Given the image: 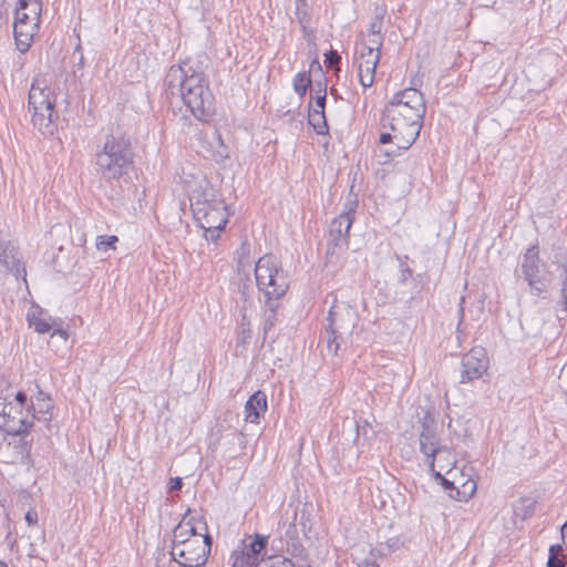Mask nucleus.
I'll use <instances>...</instances> for the list:
<instances>
[{"instance_id": "1", "label": "nucleus", "mask_w": 567, "mask_h": 567, "mask_svg": "<svg viewBox=\"0 0 567 567\" xmlns=\"http://www.w3.org/2000/svg\"><path fill=\"white\" fill-rule=\"evenodd\" d=\"M167 92L179 96L190 113L200 122L213 114L214 97L199 62L186 59L172 65L165 76Z\"/></svg>"}, {"instance_id": "2", "label": "nucleus", "mask_w": 567, "mask_h": 567, "mask_svg": "<svg viewBox=\"0 0 567 567\" xmlns=\"http://www.w3.org/2000/svg\"><path fill=\"white\" fill-rule=\"evenodd\" d=\"M134 156L128 137L123 134H107L95 153V171L106 182L126 179L134 168Z\"/></svg>"}, {"instance_id": "3", "label": "nucleus", "mask_w": 567, "mask_h": 567, "mask_svg": "<svg viewBox=\"0 0 567 567\" xmlns=\"http://www.w3.org/2000/svg\"><path fill=\"white\" fill-rule=\"evenodd\" d=\"M255 278L262 302L272 305L274 300H282L289 289L286 271L272 255L260 257L255 265Z\"/></svg>"}, {"instance_id": "4", "label": "nucleus", "mask_w": 567, "mask_h": 567, "mask_svg": "<svg viewBox=\"0 0 567 567\" xmlns=\"http://www.w3.org/2000/svg\"><path fill=\"white\" fill-rule=\"evenodd\" d=\"M212 537L205 533L204 538L195 537L194 540L182 543L171 547L172 559L181 567H200L208 559L212 547Z\"/></svg>"}, {"instance_id": "5", "label": "nucleus", "mask_w": 567, "mask_h": 567, "mask_svg": "<svg viewBox=\"0 0 567 567\" xmlns=\"http://www.w3.org/2000/svg\"><path fill=\"white\" fill-rule=\"evenodd\" d=\"M41 12L42 9H39L37 14H34L28 9H21V6L16 8L13 35L17 49L21 53H25L34 41V35L40 28Z\"/></svg>"}, {"instance_id": "6", "label": "nucleus", "mask_w": 567, "mask_h": 567, "mask_svg": "<svg viewBox=\"0 0 567 567\" xmlns=\"http://www.w3.org/2000/svg\"><path fill=\"white\" fill-rule=\"evenodd\" d=\"M354 218V210L349 209L337 216L330 224L328 239H327V259L332 261V258L340 257V255L348 247V236Z\"/></svg>"}, {"instance_id": "7", "label": "nucleus", "mask_w": 567, "mask_h": 567, "mask_svg": "<svg viewBox=\"0 0 567 567\" xmlns=\"http://www.w3.org/2000/svg\"><path fill=\"white\" fill-rule=\"evenodd\" d=\"M390 116V113L383 112L381 117L382 128L394 132L398 151L409 150L419 137L423 123L406 121L401 116L391 120Z\"/></svg>"}, {"instance_id": "8", "label": "nucleus", "mask_w": 567, "mask_h": 567, "mask_svg": "<svg viewBox=\"0 0 567 567\" xmlns=\"http://www.w3.org/2000/svg\"><path fill=\"white\" fill-rule=\"evenodd\" d=\"M538 254L539 250L537 246H532L526 250L522 261L524 279L528 282L530 292L534 296H539L546 289L543 264L540 262Z\"/></svg>"}, {"instance_id": "9", "label": "nucleus", "mask_w": 567, "mask_h": 567, "mask_svg": "<svg viewBox=\"0 0 567 567\" xmlns=\"http://www.w3.org/2000/svg\"><path fill=\"white\" fill-rule=\"evenodd\" d=\"M489 360L482 347H474L462 358L461 383L472 382L483 377L488 369Z\"/></svg>"}, {"instance_id": "10", "label": "nucleus", "mask_w": 567, "mask_h": 567, "mask_svg": "<svg viewBox=\"0 0 567 567\" xmlns=\"http://www.w3.org/2000/svg\"><path fill=\"white\" fill-rule=\"evenodd\" d=\"M195 219L205 230L206 239L216 241L219 238L220 231L224 230L228 223L227 207L224 202H217V207L212 213H203Z\"/></svg>"}, {"instance_id": "11", "label": "nucleus", "mask_w": 567, "mask_h": 567, "mask_svg": "<svg viewBox=\"0 0 567 567\" xmlns=\"http://www.w3.org/2000/svg\"><path fill=\"white\" fill-rule=\"evenodd\" d=\"M419 441L420 451L426 456L429 467L434 470L436 454L443 452L445 449L440 443L433 420H423Z\"/></svg>"}, {"instance_id": "12", "label": "nucleus", "mask_w": 567, "mask_h": 567, "mask_svg": "<svg viewBox=\"0 0 567 567\" xmlns=\"http://www.w3.org/2000/svg\"><path fill=\"white\" fill-rule=\"evenodd\" d=\"M380 53H373L369 49L365 53L359 54L358 60V76L360 84L364 87H371L375 80V70L380 62Z\"/></svg>"}, {"instance_id": "13", "label": "nucleus", "mask_w": 567, "mask_h": 567, "mask_svg": "<svg viewBox=\"0 0 567 567\" xmlns=\"http://www.w3.org/2000/svg\"><path fill=\"white\" fill-rule=\"evenodd\" d=\"M217 202H224L213 187H206L202 192H196L190 197V208L194 218L199 217L203 213H212L217 207Z\"/></svg>"}, {"instance_id": "14", "label": "nucleus", "mask_w": 567, "mask_h": 567, "mask_svg": "<svg viewBox=\"0 0 567 567\" xmlns=\"http://www.w3.org/2000/svg\"><path fill=\"white\" fill-rule=\"evenodd\" d=\"M51 91L45 85V81L40 78L35 76L32 81L31 87L29 90L28 95V109L29 112L31 110H42L45 109L48 111L49 105H51Z\"/></svg>"}, {"instance_id": "15", "label": "nucleus", "mask_w": 567, "mask_h": 567, "mask_svg": "<svg viewBox=\"0 0 567 567\" xmlns=\"http://www.w3.org/2000/svg\"><path fill=\"white\" fill-rule=\"evenodd\" d=\"M311 505L303 504L302 508L299 509L297 506L289 505L291 508V520L289 522V526L286 530V536L289 539L298 538V529H297V519L300 516L298 524L301 527V532L306 535L311 529Z\"/></svg>"}, {"instance_id": "16", "label": "nucleus", "mask_w": 567, "mask_h": 567, "mask_svg": "<svg viewBox=\"0 0 567 567\" xmlns=\"http://www.w3.org/2000/svg\"><path fill=\"white\" fill-rule=\"evenodd\" d=\"M55 101H51V105H49V110H31L32 113V122L34 127L39 130V132L43 135H53L56 125L55 120L58 118V114L54 111Z\"/></svg>"}, {"instance_id": "17", "label": "nucleus", "mask_w": 567, "mask_h": 567, "mask_svg": "<svg viewBox=\"0 0 567 567\" xmlns=\"http://www.w3.org/2000/svg\"><path fill=\"white\" fill-rule=\"evenodd\" d=\"M337 313L332 310L329 311L324 327V331L321 336L320 342L326 343L327 352L331 355H337L340 348L339 338L341 326L338 323Z\"/></svg>"}, {"instance_id": "18", "label": "nucleus", "mask_w": 567, "mask_h": 567, "mask_svg": "<svg viewBox=\"0 0 567 567\" xmlns=\"http://www.w3.org/2000/svg\"><path fill=\"white\" fill-rule=\"evenodd\" d=\"M268 536L261 534H255L248 536L246 540L241 543L243 549L252 558V563L265 564V557L267 555Z\"/></svg>"}, {"instance_id": "19", "label": "nucleus", "mask_w": 567, "mask_h": 567, "mask_svg": "<svg viewBox=\"0 0 567 567\" xmlns=\"http://www.w3.org/2000/svg\"><path fill=\"white\" fill-rule=\"evenodd\" d=\"M267 411V395L258 390L249 396L245 404V420L250 423H258L259 419Z\"/></svg>"}, {"instance_id": "20", "label": "nucleus", "mask_w": 567, "mask_h": 567, "mask_svg": "<svg viewBox=\"0 0 567 567\" xmlns=\"http://www.w3.org/2000/svg\"><path fill=\"white\" fill-rule=\"evenodd\" d=\"M11 415L16 416L18 419L17 421L22 422L13 424L11 422V417H7L6 421H3V426L7 427V431L13 435L27 434L29 429L32 426V420L30 419V409H27L24 412L23 409L12 403L10 416Z\"/></svg>"}, {"instance_id": "21", "label": "nucleus", "mask_w": 567, "mask_h": 567, "mask_svg": "<svg viewBox=\"0 0 567 567\" xmlns=\"http://www.w3.org/2000/svg\"><path fill=\"white\" fill-rule=\"evenodd\" d=\"M425 111H426L425 109L416 110V107L413 105H404V103H398V102L390 101L386 104L383 112L390 113L391 120H394L393 117H395V116H401V117H404V120H406V121H415V122L423 123Z\"/></svg>"}, {"instance_id": "22", "label": "nucleus", "mask_w": 567, "mask_h": 567, "mask_svg": "<svg viewBox=\"0 0 567 567\" xmlns=\"http://www.w3.org/2000/svg\"><path fill=\"white\" fill-rule=\"evenodd\" d=\"M205 534L197 533L196 526L192 520H185L183 518L173 530L172 546L194 540L195 537L204 538Z\"/></svg>"}, {"instance_id": "23", "label": "nucleus", "mask_w": 567, "mask_h": 567, "mask_svg": "<svg viewBox=\"0 0 567 567\" xmlns=\"http://www.w3.org/2000/svg\"><path fill=\"white\" fill-rule=\"evenodd\" d=\"M30 419L32 422L37 419L38 421H43L47 423L50 429V421L52 419V409L53 403L50 396H45L42 402L40 401H31L30 406Z\"/></svg>"}, {"instance_id": "24", "label": "nucleus", "mask_w": 567, "mask_h": 567, "mask_svg": "<svg viewBox=\"0 0 567 567\" xmlns=\"http://www.w3.org/2000/svg\"><path fill=\"white\" fill-rule=\"evenodd\" d=\"M390 101L404 103V105H413L416 107V110H426L423 93L414 87H406L395 93Z\"/></svg>"}, {"instance_id": "25", "label": "nucleus", "mask_w": 567, "mask_h": 567, "mask_svg": "<svg viewBox=\"0 0 567 567\" xmlns=\"http://www.w3.org/2000/svg\"><path fill=\"white\" fill-rule=\"evenodd\" d=\"M282 300H274L272 305L268 302H264L265 313H264V336L265 338L275 327L277 321V310L281 307Z\"/></svg>"}, {"instance_id": "26", "label": "nucleus", "mask_w": 567, "mask_h": 567, "mask_svg": "<svg viewBox=\"0 0 567 567\" xmlns=\"http://www.w3.org/2000/svg\"><path fill=\"white\" fill-rule=\"evenodd\" d=\"M308 123L313 127L317 134H328V124L323 110L310 109L308 113Z\"/></svg>"}, {"instance_id": "27", "label": "nucleus", "mask_w": 567, "mask_h": 567, "mask_svg": "<svg viewBox=\"0 0 567 567\" xmlns=\"http://www.w3.org/2000/svg\"><path fill=\"white\" fill-rule=\"evenodd\" d=\"M231 567H255L257 564L252 563V558L243 549L241 546H238L233 550L230 555Z\"/></svg>"}, {"instance_id": "28", "label": "nucleus", "mask_w": 567, "mask_h": 567, "mask_svg": "<svg viewBox=\"0 0 567 567\" xmlns=\"http://www.w3.org/2000/svg\"><path fill=\"white\" fill-rule=\"evenodd\" d=\"M292 85L295 92L303 97L311 85V78L308 72H299L293 76Z\"/></svg>"}, {"instance_id": "29", "label": "nucleus", "mask_w": 567, "mask_h": 567, "mask_svg": "<svg viewBox=\"0 0 567 567\" xmlns=\"http://www.w3.org/2000/svg\"><path fill=\"white\" fill-rule=\"evenodd\" d=\"M383 45V35L381 31L369 32V39L367 43H362L360 52L365 53L369 49L373 53L379 52L381 54V48Z\"/></svg>"}, {"instance_id": "30", "label": "nucleus", "mask_w": 567, "mask_h": 567, "mask_svg": "<svg viewBox=\"0 0 567 567\" xmlns=\"http://www.w3.org/2000/svg\"><path fill=\"white\" fill-rule=\"evenodd\" d=\"M28 322L29 326L32 327L38 333H47L54 327V323H51L48 319L42 318L35 313L28 315Z\"/></svg>"}, {"instance_id": "31", "label": "nucleus", "mask_w": 567, "mask_h": 567, "mask_svg": "<svg viewBox=\"0 0 567 567\" xmlns=\"http://www.w3.org/2000/svg\"><path fill=\"white\" fill-rule=\"evenodd\" d=\"M476 491V483L472 480L462 485V489L456 487L455 493H449L451 498L456 501H467Z\"/></svg>"}, {"instance_id": "32", "label": "nucleus", "mask_w": 567, "mask_h": 567, "mask_svg": "<svg viewBox=\"0 0 567 567\" xmlns=\"http://www.w3.org/2000/svg\"><path fill=\"white\" fill-rule=\"evenodd\" d=\"M564 268H565V278H564V281L561 285L559 298L557 300V306L560 307V309L558 311L564 312L565 316H560L558 313L557 318L559 320H565L567 318V260H566Z\"/></svg>"}, {"instance_id": "33", "label": "nucleus", "mask_w": 567, "mask_h": 567, "mask_svg": "<svg viewBox=\"0 0 567 567\" xmlns=\"http://www.w3.org/2000/svg\"><path fill=\"white\" fill-rule=\"evenodd\" d=\"M10 395H4L3 390L0 388V417L2 422L6 421L7 417H10V413L12 410V401L9 400ZM16 416L11 415V422L17 424L19 421Z\"/></svg>"}, {"instance_id": "34", "label": "nucleus", "mask_w": 567, "mask_h": 567, "mask_svg": "<svg viewBox=\"0 0 567 567\" xmlns=\"http://www.w3.org/2000/svg\"><path fill=\"white\" fill-rule=\"evenodd\" d=\"M297 8H296V17L299 22V24H310L311 22V16L308 10V4L306 0H296Z\"/></svg>"}, {"instance_id": "35", "label": "nucleus", "mask_w": 567, "mask_h": 567, "mask_svg": "<svg viewBox=\"0 0 567 567\" xmlns=\"http://www.w3.org/2000/svg\"><path fill=\"white\" fill-rule=\"evenodd\" d=\"M563 551L561 545H551L547 560V567H565L564 560L559 557Z\"/></svg>"}, {"instance_id": "36", "label": "nucleus", "mask_w": 567, "mask_h": 567, "mask_svg": "<svg viewBox=\"0 0 567 567\" xmlns=\"http://www.w3.org/2000/svg\"><path fill=\"white\" fill-rule=\"evenodd\" d=\"M117 240L116 236H99L96 238V248L102 251H107L110 248H114V244Z\"/></svg>"}, {"instance_id": "37", "label": "nucleus", "mask_w": 567, "mask_h": 567, "mask_svg": "<svg viewBox=\"0 0 567 567\" xmlns=\"http://www.w3.org/2000/svg\"><path fill=\"white\" fill-rule=\"evenodd\" d=\"M341 61V56L336 50H330L324 54V63L328 68L334 69L336 71H339V64Z\"/></svg>"}, {"instance_id": "38", "label": "nucleus", "mask_w": 567, "mask_h": 567, "mask_svg": "<svg viewBox=\"0 0 567 567\" xmlns=\"http://www.w3.org/2000/svg\"><path fill=\"white\" fill-rule=\"evenodd\" d=\"M351 423L355 429L357 439H359L361 435L367 437L369 434V431L373 432L371 425L365 420H359V421L352 420Z\"/></svg>"}, {"instance_id": "39", "label": "nucleus", "mask_w": 567, "mask_h": 567, "mask_svg": "<svg viewBox=\"0 0 567 567\" xmlns=\"http://www.w3.org/2000/svg\"><path fill=\"white\" fill-rule=\"evenodd\" d=\"M18 6H21V9H28L30 12L37 14L39 9H42L41 0H19Z\"/></svg>"}, {"instance_id": "40", "label": "nucleus", "mask_w": 567, "mask_h": 567, "mask_svg": "<svg viewBox=\"0 0 567 567\" xmlns=\"http://www.w3.org/2000/svg\"><path fill=\"white\" fill-rule=\"evenodd\" d=\"M318 85H319V90H318V94L316 96V106L313 109L324 111L326 96H327L326 86L323 89H321V84H318Z\"/></svg>"}, {"instance_id": "41", "label": "nucleus", "mask_w": 567, "mask_h": 567, "mask_svg": "<svg viewBox=\"0 0 567 567\" xmlns=\"http://www.w3.org/2000/svg\"><path fill=\"white\" fill-rule=\"evenodd\" d=\"M10 398L13 396L16 401V405H18L21 409L27 408L28 409V396L23 391H19L16 394L11 393L9 394Z\"/></svg>"}, {"instance_id": "42", "label": "nucleus", "mask_w": 567, "mask_h": 567, "mask_svg": "<svg viewBox=\"0 0 567 567\" xmlns=\"http://www.w3.org/2000/svg\"><path fill=\"white\" fill-rule=\"evenodd\" d=\"M239 292L245 302H248L251 300V287L248 282V280L246 282L239 284Z\"/></svg>"}, {"instance_id": "43", "label": "nucleus", "mask_w": 567, "mask_h": 567, "mask_svg": "<svg viewBox=\"0 0 567 567\" xmlns=\"http://www.w3.org/2000/svg\"><path fill=\"white\" fill-rule=\"evenodd\" d=\"M413 276V270L406 266L401 264V270H400V282L405 284L410 278Z\"/></svg>"}, {"instance_id": "44", "label": "nucleus", "mask_w": 567, "mask_h": 567, "mask_svg": "<svg viewBox=\"0 0 567 567\" xmlns=\"http://www.w3.org/2000/svg\"><path fill=\"white\" fill-rule=\"evenodd\" d=\"M301 30H302V33H303V38L308 42H313L315 41V31H313V29L310 28V24H301Z\"/></svg>"}, {"instance_id": "45", "label": "nucleus", "mask_w": 567, "mask_h": 567, "mask_svg": "<svg viewBox=\"0 0 567 567\" xmlns=\"http://www.w3.org/2000/svg\"><path fill=\"white\" fill-rule=\"evenodd\" d=\"M380 143L381 144H388V143H394L395 144L394 132H392V131L382 132L380 134Z\"/></svg>"}, {"instance_id": "46", "label": "nucleus", "mask_w": 567, "mask_h": 567, "mask_svg": "<svg viewBox=\"0 0 567 567\" xmlns=\"http://www.w3.org/2000/svg\"><path fill=\"white\" fill-rule=\"evenodd\" d=\"M439 483L443 486L445 491H449L450 493H455L456 487L454 485V482L443 477Z\"/></svg>"}, {"instance_id": "47", "label": "nucleus", "mask_w": 567, "mask_h": 567, "mask_svg": "<svg viewBox=\"0 0 567 567\" xmlns=\"http://www.w3.org/2000/svg\"><path fill=\"white\" fill-rule=\"evenodd\" d=\"M25 522L29 525H35L38 523V514L35 511H28L24 516Z\"/></svg>"}, {"instance_id": "48", "label": "nucleus", "mask_w": 567, "mask_h": 567, "mask_svg": "<svg viewBox=\"0 0 567 567\" xmlns=\"http://www.w3.org/2000/svg\"><path fill=\"white\" fill-rule=\"evenodd\" d=\"M182 486H183V482H182L181 477L171 478V481H169V491L171 492L179 491L182 488Z\"/></svg>"}, {"instance_id": "49", "label": "nucleus", "mask_w": 567, "mask_h": 567, "mask_svg": "<svg viewBox=\"0 0 567 567\" xmlns=\"http://www.w3.org/2000/svg\"><path fill=\"white\" fill-rule=\"evenodd\" d=\"M267 567H295V565L290 559H282L269 566L267 565Z\"/></svg>"}, {"instance_id": "50", "label": "nucleus", "mask_w": 567, "mask_h": 567, "mask_svg": "<svg viewBox=\"0 0 567 567\" xmlns=\"http://www.w3.org/2000/svg\"><path fill=\"white\" fill-rule=\"evenodd\" d=\"M55 334L61 337L63 340H68V338H69L66 330L61 329V328H56V329L53 328L52 336H55Z\"/></svg>"}, {"instance_id": "51", "label": "nucleus", "mask_w": 567, "mask_h": 567, "mask_svg": "<svg viewBox=\"0 0 567 567\" xmlns=\"http://www.w3.org/2000/svg\"><path fill=\"white\" fill-rule=\"evenodd\" d=\"M22 449L25 450V455L22 456V461L25 460V461H29L30 458V455H29V452H30V446L28 444V442L24 441V436L22 437Z\"/></svg>"}, {"instance_id": "52", "label": "nucleus", "mask_w": 567, "mask_h": 567, "mask_svg": "<svg viewBox=\"0 0 567 567\" xmlns=\"http://www.w3.org/2000/svg\"><path fill=\"white\" fill-rule=\"evenodd\" d=\"M464 302H465V297H461L460 298V309H458L460 321H462L464 318Z\"/></svg>"}, {"instance_id": "53", "label": "nucleus", "mask_w": 567, "mask_h": 567, "mask_svg": "<svg viewBox=\"0 0 567 567\" xmlns=\"http://www.w3.org/2000/svg\"><path fill=\"white\" fill-rule=\"evenodd\" d=\"M380 27H381V22L374 21V22L371 23L369 32L380 31Z\"/></svg>"}, {"instance_id": "54", "label": "nucleus", "mask_w": 567, "mask_h": 567, "mask_svg": "<svg viewBox=\"0 0 567 567\" xmlns=\"http://www.w3.org/2000/svg\"><path fill=\"white\" fill-rule=\"evenodd\" d=\"M430 471L433 473V476H434V478H435L437 482H440V481L444 477V476L441 474V472L435 471V468H434V470H431V468H430Z\"/></svg>"}, {"instance_id": "55", "label": "nucleus", "mask_w": 567, "mask_h": 567, "mask_svg": "<svg viewBox=\"0 0 567 567\" xmlns=\"http://www.w3.org/2000/svg\"><path fill=\"white\" fill-rule=\"evenodd\" d=\"M45 396H49L48 394H45L44 392H42L41 390H39L38 392V395L35 396V400L34 401H40L42 402L44 400Z\"/></svg>"}, {"instance_id": "56", "label": "nucleus", "mask_w": 567, "mask_h": 567, "mask_svg": "<svg viewBox=\"0 0 567 567\" xmlns=\"http://www.w3.org/2000/svg\"><path fill=\"white\" fill-rule=\"evenodd\" d=\"M359 567H380L375 561H367Z\"/></svg>"}, {"instance_id": "57", "label": "nucleus", "mask_w": 567, "mask_h": 567, "mask_svg": "<svg viewBox=\"0 0 567 567\" xmlns=\"http://www.w3.org/2000/svg\"><path fill=\"white\" fill-rule=\"evenodd\" d=\"M315 66H317L318 70H321V65L317 60L312 61L310 69L312 70Z\"/></svg>"}, {"instance_id": "58", "label": "nucleus", "mask_w": 567, "mask_h": 567, "mask_svg": "<svg viewBox=\"0 0 567 567\" xmlns=\"http://www.w3.org/2000/svg\"><path fill=\"white\" fill-rule=\"evenodd\" d=\"M0 567H8V565L4 561L0 560Z\"/></svg>"}]
</instances>
